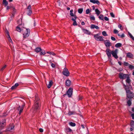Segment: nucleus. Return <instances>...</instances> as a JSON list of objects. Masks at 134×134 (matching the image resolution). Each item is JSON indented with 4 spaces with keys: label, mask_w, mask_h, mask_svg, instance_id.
Masks as SVG:
<instances>
[{
    "label": "nucleus",
    "mask_w": 134,
    "mask_h": 134,
    "mask_svg": "<svg viewBox=\"0 0 134 134\" xmlns=\"http://www.w3.org/2000/svg\"><path fill=\"white\" fill-rule=\"evenodd\" d=\"M13 19V18L12 17H10V18H9V20L10 21H12Z\"/></svg>",
    "instance_id": "nucleus-60"
},
{
    "label": "nucleus",
    "mask_w": 134,
    "mask_h": 134,
    "mask_svg": "<svg viewBox=\"0 0 134 134\" xmlns=\"http://www.w3.org/2000/svg\"><path fill=\"white\" fill-rule=\"evenodd\" d=\"M127 57L130 58H132L133 57V54L130 52H129L126 54Z\"/></svg>",
    "instance_id": "nucleus-18"
},
{
    "label": "nucleus",
    "mask_w": 134,
    "mask_h": 134,
    "mask_svg": "<svg viewBox=\"0 0 134 134\" xmlns=\"http://www.w3.org/2000/svg\"><path fill=\"white\" fill-rule=\"evenodd\" d=\"M27 9L28 10V13L27 14L29 15H30L32 13V10L31 9V6L30 5H29Z\"/></svg>",
    "instance_id": "nucleus-13"
},
{
    "label": "nucleus",
    "mask_w": 134,
    "mask_h": 134,
    "mask_svg": "<svg viewBox=\"0 0 134 134\" xmlns=\"http://www.w3.org/2000/svg\"><path fill=\"white\" fill-rule=\"evenodd\" d=\"M39 131L40 132H42L43 131V130L42 128H40L39 129Z\"/></svg>",
    "instance_id": "nucleus-56"
},
{
    "label": "nucleus",
    "mask_w": 134,
    "mask_h": 134,
    "mask_svg": "<svg viewBox=\"0 0 134 134\" xmlns=\"http://www.w3.org/2000/svg\"><path fill=\"white\" fill-rule=\"evenodd\" d=\"M13 7L12 6H7V7L6 10H8V9H10L12 8H13Z\"/></svg>",
    "instance_id": "nucleus-47"
},
{
    "label": "nucleus",
    "mask_w": 134,
    "mask_h": 134,
    "mask_svg": "<svg viewBox=\"0 0 134 134\" xmlns=\"http://www.w3.org/2000/svg\"><path fill=\"white\" fill-rule=\"evenodd\" d=\"M6 120L3 119L2 120H0V129H2L5 125Z\"/></svg>",
    "instance_id": "nucleus-6"
},
{
    "label": "nucleus",
    "mask_w": 134,
    "mask_h": 134,
    "mask_svg": "<svg viewBox=\"0 0 134 134\" xmlns=\"http://www.w3.org/2000/svg\"><path fill=\"white\" fill-rule=\"evenodd\" d=\"M122 46V44L121 43H118L116 44L115 45V46L117 48L120 47H121Z\"/></svg>",
    "instance_id": "nucleus-30"
},
{
    "label": "nucleus",
    "mask_w": 134,
    "mask_h": 134,
    "mask_svg": "<svg viewBox=\"0 0 134 134\" xmlns=\"http://www.w3.org/2000/svg\"><path fill=\"white\" fill-rule=\"evenodd\" d=\"M6 33L7 34V37L8 38V39L9 40V41L10 42L12 43L13 42H12V40L11 38V37L10 36L9 32L7 30L6 31Z\"/></svg>",
    "instance_id": "nucleus-15"
},
{
    "label": "nucleus",
    "mask_w": 134,
    "mask_h": 134,
    "mask_svg": "<svg viewBox=\"0 0 134 134\" xmlns=\"http://www.w3.org/2000/svg\"><path fill=\"white\" fill-rule=\"evenodd\" d=\"M62 73L63 75L66 76H69V72L67 69L66 68H65L64 69Z\"/></svg>",
    "instance_id": "nucleus-10"
},
{
    "label": "nucleus",
    "mask_w": 134,
    "mask_h": 134,
    "mask_svg": "<svg viewBox=\"0 0 134 134\" xmlns=\"http://www.w3.org/2000/svg\"><path fill=\"white\" fill-rule=\"evenodd\" d=\"M102 35L104 36H108L107 34L105 31H103L102 32Z\"/></svg>",
    "instance_id": "nucleus-38"
},
{
    "label": "nucleus",
    "mask_w": 134,
    "mask_h": 134,
    "mask_svg": "<svg viewBox=\"0 0 134 134\" xmlns=\"http://www.w3.org/2000/svg\"><path fill=\"white\" fill-rule=\"evenodd\" d=\"M129 68L130 69H133V66L132 65L129 64Z\"/></svg>",
    "instance_id": "nucleus-49"
},
{
    "label": "nucleus",
    "mask_w": 134,
    "mask_h": 134,
    "mask_svg": "<svg viewBox=\"0 0 134 134\" xmlns=\"http://www.w3.org/2000/svg\"><path fill=\"white\" fill-rule=\"evenodd\" d=\"M6 113L3 114V115H2L3 116H5L7 115V114H5Z\"/></svg>",
    "instance_id": "nucleus-64"
},
{
    "label": "nucleus",
    "mask_w": 134,
    "mask_h": 134,
    "mask_svg": "<svg viewBox=\"0 0 134 134\" xmlns=\"http://www.w3.org/2000/svg\"><path fill=\"white\" fill-rule=\"evenodd\" d=\"M14 15H15V14H13V13H12V15L10 16V17H12V18H14Z\"/></svg>",
    "instance_id": "nucleus-61"
},
{
    "label": "nucleus",
    "mask_w": 134,
    "mask_h": 134,
    "mask_svg": "<svg viewBox=\"0 0 134 134\" xmlns=\"http://www.w3.org/2000/svg\"><path fill=\"white\" fill-rule=\"evenodd\" d=\"M53 82L52 81H50L49 82V83L48 84V85L47 87V88H51V86H52V85Z\"/></svg>",
    "instance_id": "nucleus-25"
},
{
    "label": "nucleus",
    "mask_w": 134,
    "mask_h": 134,
    "mask_svg": "<svg viewBox=\"0 0 134 134\" xmlns=\"http://www.w3.org/2000/svg\"><path fill=\"white\" fill-rule=\"evenodd\" d=\"M118 27L121 29V30H123V27H122V25L121 24H119L118 25Z\"/></svg>",
    "instance_id": "nucleus-36"
},
{
    "label": "nucleus",
    "mask_w": 134,
    "mask_h": 134,
    "mask_svg": "<svg viewBox=\"0 0 134 134\" xmlns=\"http://www.w3.org/2000/svg\"><path fill=\"white\" fill-rule=\"evenodd\" d=\"M14 128V126L12 125L11 126H9L8 129V130L10 131L13 130Z\"/></svg>",
    "instance_id": "nucleus-27"
},
{
    "label": "nucleus",
    "mask_w": 134,
    "mask_h": 134,
    "mask_svg": "<svg viewBox=\"0 0 134 134\" xmlns=\"http://www.w3.org/2000/svg\"><path fill=\"white\" fill-rule=\"evenodd\" d=\"M118 49H116L115 50H112L111 51V54L113 57L115 59H117L118 58V56L117 55Z\"/></svg>",
    "instance_id": "nucleus-7"
},
{
    "label": "nucleus",
    "mask_w": 134,
    "mask_h": 134,
    "mask_svg": "<svg viewBox=\"0 0 134 134\" xmlns=\"http://www.w3.org/2000/svg\"><path fill=\"white\" fill-rule=\"evenodd\" d=\"M40 105V99L37 96H35L34 104L32 108H34L35 110H38L39 109Z\"/></svg>",
    "instance_id": "nucleus-1"
},
{
    "label": "nucleus",
    "mask_w": 134,
    "mask_h": 134,
    "mask_svg": "<svg viewBox=\"0 0 134 134\" xmlns=\"http://www.w3.org/2000/svg\"><path fill=\"white\" fill-rule=\"evenodd\" d=\"M35 51L37 53L41 52L40 54V55H44L46 54L44 50H42L41 48L39 47H37L35 48Z\"/></svg>",
    "instance_id": "nucleus-5"
},
{
    "label": "nucleus",
    "mask_w": 134,
    "mask_h": 134,
    "mask_svg": "<svg viewBox=\"0 0 134 134\" xmlns=\"http://www.w3.org/2000/svg\"><path fill=\"white\" fill-rule=\"evenodd\" d=\"M70 15L71 16L74 17V18H77V16L76 15H74V14L72 13H70Z\"/></svg>",
    "instance_id": "nucleus-37"
},
{
    "label": "nucleus",
    "mask_w": 134,
    "mask_h": 134,
    "mask_svg": "<svg viewBox=\"0 0 134 134\" xmlns=\"http://www.w3.org/2000/svg\"><path fill=\"white\" fill-rule=\"evenodd\" d=\"M125 36V35L124 34H122L121 35V37H122V38H123V37H124Z\"/></svg>",
    "instance_id": "nucleus-58"
},
{
    "label": "nucleus",
    "mask_w": 134,
    "mask_h": 134,
    "mask_svg": "<svg viewBox=\"0 0 134 134\" xmlns=\"http://www.w3.org/2000/svg\"><path fill=\"white\" fill-rule=\"evenodd\" d=\"M73 89L71 87L69 88L67 91L66 93L64 94L63 96L65 97L66 95L68 96L69 98L71 97L72 94Z\"/></svg>",
    "instance_id": "nucleus-4"
},
{
    "label": "nucleus",
    "mask_w": 134,
    "mask_h": 134,
    "mask_svg": "<svg viewBox=\"0 0 134 134\" xmlns=\"http://www.w3.org/2000/svg\"><path fill=\"white\" fill-rule=\"evenodd\" d=\"M126 93L127 97L131 99L134 96L133 93L130 90H127L126 88H125Z\"/></svg>",
    "instance_id": "nucleus-2"
},
{
    "label": "nucleus",
    "mask_w": 134,
    "mask_h": 134,
    "mask_svg": "<svg viewBox=\"0 0 134 134\" xmlns=\"http://www.w3.org/2000/svg\"><path fill=\"white\" fill-rule=\"evenodd\" d=\"M118 32V31L116 29H114V32L115 34H117Z\"/></svg>",
    "instance_id": "nucleus-53"
},
{
    "label": "nucleus",
    "mask_w": 134,
    "mask_h": 134,
    "mask_svg": "<svg viewBox=\"0 0 134 134\" xmlns=\"http://www.w3.org/2000/svg\"><path fill=\"white\" fill-rule=\"evenodd\" d=\"M82 30L83 32L85 34L88 35H90L91 34V32L87 29H82Z\"/></svg>",
    "instance_id": "nucleus-16"
},
{
    "label": "nucleus",
    "mask_w": 134,
    "mask_h": 134,
    "mask_svg": "<svg viewBox=\"0 0 134 134\" xmlns=\"http://www.w3.org/2000/svg\"><path fill=\"white\" fill-rule=\"evenodd\" d=\"M131 116H132V119H134V114H132L131 115Z\"/></svg>",
    "instance_id": "nucleus-57"
},
{
    "label": "nucleus",
    "mask_w": 134,
    "mask_h": 134,
    "mask_svg": "<svg viewBox=\"0 0 134 134\" xmlns=\"http://www.w3.org/2000/svg\"><path fill=\"white\" fill-rule=\"evenodd\" d=\"M127 79L126 81V82L128 83L129 85H130L131 84V81L130 79V77L129 75L128 76L126 77Z\"/></svg>",
    "instance_id": "nucleus-22"
},
{
    "label": "nucleus",
    "mask_w": 134,
    "mask_h": 134,
    "mask_svg": "<svg viewBox=\"0 0 134 134\" xmlns=\"http://www.w3.org/2000/svg\"><path fill=\"white\" fill-rule=\"evenodd\" d=\"M104 19L105 20V21H108L109 20V18L107 16H105L104 17Z\"/></svg>",
    "instance_id": "nucleus-51"
},
{
    "label": "nucleus",
    "mask_w": 134,
    "mask_h": 134,
    "mask_svg": "<svg viewBox=\"0 0 134 134\" xmlns=\"http://www.w3.org/2000/svg\"><path fill=\"white\" fill-rule=\"evenodd\" d=\"M128 75L120 72L119 74V77L121 79H125L128 76Z\"/></svg>",
    "instance_id": "nucleus-9"
},
{
    "label": "nucleus",
    "mask_w": 134,
    "mask_h": 134,
    "mask_svg": "<svg viewBox=\"0 0 134 134\" xmlns=\"http://www.w3.org/2000/svg\"><path fill=\"white\" fill-rule=\"evenodd\" d=\"M130 126L134 129V121L132 120H131Z\"/></svg>",
    "instance_id": "nucleus-26"
},
{
    "label": "nucleus",
    "mask_w": 134,
    "mask_h": 134,
    "mask_svg": "<svg viewBox=\"0 0 134 134\" xmlns=\"http://www.w3.org/2000/svg\"><path fill=\"white\" fill-rule=\"evenodd\" d=\"M16 29L17 31L19 32H20L21 31V29L19 27V25H18L16 27Z\"/></svg>",
    "instance_id": "nucleus-33"
},
{
    "label": "nucleus",
    "mask_w": 134,
    "mask_h": 134,
    "mask_svg": "<svg viewBox=\"0 0 134 134\" xmlns=\"http://www.w3.org/2000/svg\"><path fill=\"white\" fill-rule=\"evenodd\" d=\"M99 18L100 19L104 20L103 19V16L102 14H101L100 15L99 17Z\"/></svg>",
    "instance_id": "nucleus-35"
},
{
    "label": "nucleus",
    "mask_w": 134,
    "mask_h": 134,
    "mask_svg": "<svg viewBox=\"0 0 134 134\" xmlns=\"http://www.w3.org/2000/svg\"><path fill=\"white\" fill-rule=\"evenodd\" d=\"M111 40L113 41H115L116 40L115 38V37H113V36L111 37Z\"/></svg>",
    "instance_id": "nucleus-54"
},
{
    "label": "nucleus",
    "mask_w": 134,
    "mask_h": 134,
    "mask_svg": "<svg viewBox=\"0 0 134 134\" xmlns=\"http://www.w3.org/2000/svg\"><path fill=\"white\" fill-rule=\"evenodd\" d=\"M90 19L91 20H95V18L93 15H91L90 16Z\"/></svg>",
    "instance_id": "nucleus-32"
},
{
    "label": "nucleus",
    "mask_w": 134,
    "mask_h": 134,
    "mask_svg": "<svg viewBox=\"0 0 134 134\" xmlns=\"http://www.w3.org/2000/svg\"><path fill=\"white\" fill-rule=\"evenodd\" d=\"M6 65H5L3 66L1 69V70L2 71L6 67Z\"/></svg>",
    "instance_id": "nucleus-52"
},
{
    "label": "nucleus",
    "mask_w": 134,
    "mask_h": 134,
    "mask_svg": "<svg viewBox=\"0 0 134 134\" xmlns=\"http://www.w3.org/2000/svg\"><path fill=\"white\" fill-rule=\"evenodd\" d=\"M105 52L108 58H110L111 56V53H112L111 51L109 49L107 48L106 49Z\"/></svg>",
    "instance_id": "nucleus-11"
},
{
    "label": "nucleus",
    "mask_w": 134,
    "mask_h": 134,
    "mask_svg": "<svg viewBox=\"0 0 134 134\" xmlns=\"http://www.w3.org/2000/svg\"><path fill=\"white\" fill-rule=\"evenodd\" d=\"M66 130L67 132H71L72 131V130L69 127L67 128Z\"/></svg>",
    "instance_id": "nucleus-40"
},
{
    "label": "nucleus",
    "mask_w": 134,
    "mask_h": 134,
    "mask_svg": "<svg viewBox=\"0 0 134 134\" xmlns=\"http://www.w3.org/2000/svg\"><path fill=\"white\" fill-rule=\"evenodd\" d=\"M47 53L49 54H52L53 55H55V54L52 52H48Z\"/></svg>",
    "instance_id": "nucleus-44"
},
{
    "label": "nucleus",
    "mask_w": 134,
    "mask_h": 134,
    "mask_svg": "<svg viewBox=\"0 0 134 134\" xmlns=\"http://www.w3.org/2000/svg\"><path fill=\"white\" fill-rule=\"evenodd\" d=\"M8 4V2L6 0H3V4L4 5L5 7L7 6Z\"/></svg>",
    "instance_id": "nucleus-23"
},
{
    "label": "nucleus",
    "mask_w": 134,
    "mask_h": 134,
    "mask_svg": "<svg viewBox=\"0 0 134 134\" xmlns=\"http://www.w3.org/2000/svg\"><path fill=\"white\" fill-rule=\"evenodd\" d=\"M52 67L53 68H55V65L53 63H52L51 64Z\"/></svg>",
    "instance_id": "nucleus-55"
},
{
    "label": "nucleus",
    "mask_w": 134,
    "mask_h": 134,
    "mask_svg": "<svg viewBox=\"0 0 134 134\" xmlns=\"http://www.w3.org/2000/svg\"><path fill=\"white\" fill-rule=\"evenodd\" d=\"M124 65L126 66H127L129 65V64L128 62H124Z\"/></svg>",
    "instance_id": "nucleus-45"
},
{
    "label": "nucleus",
    "mask_w": 134,
    "mask_h": 134,
    "mask_svg": "<svg viewBox=\"0 0 134 134\" xmlns=\"http://www.w3.org/2000/svg\"><path fill=\"white\" fill-rule=\"evenodd\" d=\"M127 103L128 104V105L129 106H130V105H131V104H132V103H131V100H130V99L129 100L127 101Z\"/></svg>",
    "instance_id": "nucleus-31"
},
{
    "label": "nucleus",
    "mask_w": 134,
    "mask_h": 134,
    "mask_svg": "<svg viewBox=\"0 0 134 134\" xmlns=\"http://www.w3.org/2000/svg\"><path fill=\"white\" fill-rule=\"evenodd\" d=\"M19 85V84L18 83H15L14 85L12 86L11 87V90H13L16 89Z\"/></svg>",
    "instance_id": "nucleus-19"
},
{
    "label": "nucleus",
    "mask_w": 134,
    "mask_h": 134,
    "mask_svg": "<svg viewBox=\"0 0 134 134\" xmlns=\"http://www.w3.org/2000/svg\"><path fill=\"white\" fill-rule=\"evenodd\" d=\"M95 28L97 29H99V28L98 26L95 25Z\"/></svg>",
    "instance_id": "nucleus-59"
},
{
    "label": "nucleus",
    "mask_w": 134,
    "mask_h": 134,
    "mask_svg": "<svg viewBox=\"0 0 134 134\" xmlns=\"http://www.w3.org/2000/svg\"><path fill=\"white\" fill-rule=\"evenodd\" d=\"M83 11V9L82 8H80L78 9V13L80 14Z\"/></svg>",
    "instance_id": "nucleus-34"
},
{
    "label": "nucleus",
    "mask_w": 134,
    "mask_h": 134,
    "mask_svg": "<svg viewBox=\"0 0 134 134\" xmlns=\"http://www.w3.org/2000/svg\"><path fill=\"white\" fill-rule=\"evenodd\" d=\"M104 44L107 47H109L111 45V43L110 42V41L108 40H104Z\"/></svg>",
    "instance_id": "nucleus-12"
},
{
    "label": "nucleus",
    "mask_w": 134,
    "mask_h": 134,
    "mask_svg": "<svg viewBox=\"0 0 134 134\" xmlns=\"http://www.w3.org/2000/svg\"><path fill=\"white\" fill-rule=\"evenodd\" d=\"M110 16L113 18L115 17V15L113 14V13L112 12H111L110 13Z\"/></svg>",
    "instance_id": "nucleus-50"
},
{
    "label": "nucleus",
    "mask_w": 134,
    "mask_h": 134,
    "mask_svg": "<svg viewBox=\"0 0 134 134\" xmlns=\"http://www.w3.org/2000/svg\"><path fill=\"white\" fill-rule=\"evenodd\" d=\"M129 35L130 36V37L132 39H133L134 37L132 36V34L129 32H128Z\"/></svg>",
    "instance_id": "nucleus-46"
},
{
    "label": "nucleus",
    "mask_w": 134,
    "mask_h": 134,
    "mask_svg": "<svg viewBox=\"0 0 134 134\" xmlns=\"http://www.w3.org/2000/svg\"><path fill=\"white\" fill-rule=\"evenodd\" d=\"M76 114V112L74 111H69L68 113V114L69 115H72L75 114Z\"/></svg>",
    "instance_id": "nucleus-24"
},
{
    "label": "nucleus",
    "mask_w": 134,
    "mask_h": 134,
    "mask_svg": "<svg viewBox=\"0 0 134 134\" xmlns=\"http://www.w3.org/2000/svg\"><path fill=\"white\" fill-rule=\"evenodd\" d=\"M25 103L24 102H23V103L21 107L20 105H18V107L17 108L18 110H19V109L20 108H23V109H24V107H25Z\"/></svg>",
    "instance_id": "nucleus-20"
},
{
    "label": "nucleus",
    "mask_w": 134,
    "mask_h": 134,
    "mask_svg": "<svg viewBox=\"0 0 134 134\" xmlns=\"http://www.w3.org/2000/svg\"><path fill=\"white\" fill-rule=\"evenodd\" d=\"M23 108H20L19 109V110L18 111H19V115L21 114V113L23 112Z\"/></svg>",
    "instance_id": "nucleus-42"
},
{
    "label": "nucleus",
    "mask_w": 134,
    "mask_h": 134,
    "mask_svg": "<svg viewBox=\"0 0 134 134\" xmlns=\"http://www.w3.org/2000/svg\"><path fill=\"white\" fill-rule=\"evenodd\" d=\"M69 124L70 126L72 127L75 126H76V124L72 122H70L69 123Z\"/></svg>",
    "instance_id": "nucleus-28"
},
{
    "label": "nucleus",
    "mask_w": 134,
    "mask_h": 134,
    "mask_svg": "<svg viewBox=\"0 0 134 134\" xmlns=\"http://www.w3.org/2000/svg\"><path fill=\"white\" fill-rule=\"evenodd\" d=\"M95 11L96 14L98 16L100 14V12L99 10L98 9H96L95 10Z\"/></svg>",
    "instance_id": "nucleus-29"
},
{
    "label": "nucleus",
    "mask_w": 134,
    "mask_h": 134,
    "mask_svg": "<svg viewBox=\"0 0 134 134\" xmlns=\"http://www.w3.org/2000/svg\"><path fill=\"white\" fill-rule=\"evenodd\" d=\"M17 22H18V23L19 24H21L22 22V20L21 19H19L17 21Z\"/></svg>",
    "instance_id": "nucleus-41"
},
{
    "label": "nucleus",
    "mask_w": 134,
    "mask_h": 134,
    "mask_svg": "<svg viewBox=\"0 0 134 134\" xmlns=\"http://www.w3.org/2000/svg\"><path fill=\"white\" fill-rule=\"evenodd\" d=\"M30 33V30L29 29H26L25 33L23 34V37L26 38L29 36Z\"/></svg>",
    "instance_id": "nucleus-8"
},
{
    "label": "nucleus",
    "mask_w": 134,
    "mask_h": 134,
    "mask_svg": "<svg viewBox=\"0 0 134 134\" xmlns=\"http://www.w3.org/2000/svg\"><path fill=\"white\" fill-rule=\"evenodd\" d=\"M81 24L82 25H85V23H84V22L82 21L81 23Z\"/></svg>",
    "instance_id": "nucleus-62"
},
{
    "label": "nucleus",
    "mask_w": 134,
    "mask_h": 134,
    "mask_svg": "<svg viewBox=\"0 0 134 134\" xmlns=\"http://www.w3.org/2000/svg\"><path fill=\"white\" fill-rule=\"evenodd\" d=\"M118 63H119V65H121V64H122V63H121V62H120V61H119L118 62Z\"/></svg>",
    "instance_id": "nucleus-63"
},
{
    "label": "nucleus",
    "mask_w": 134,
    "mask_h": 134,
    "mask_svg": "<svg viewBox=\"0 0 134 134\" xmlns=\"http://www.w3.org/2000/svg\"><path fill=\"white\" fill-rule=\"evenodd\" d=\"M90 1L93 3H96L98 5H99L100 3L98 0H90Z\"/></svg>",
    "instance_id": "nucleus-17"
},
{
    "label": "nucleus",
    "mask_w": 134,
    "mask_h": 134,
    "mask_svg": "<svg viewBox=\"0 0 134 134\" xmlns=\"http://www.w3.org/2000/svg\"><path fill=\"white\" fill-rule=\"evenodd\" d=\"M95 25L93 24H91L90 27L91 29H93L95 28Z\"/></svg>",
    "instance_id": "nucleus-48"
},
{
    "label": "nucleus",
    "mask_w": 134,
    "mask_h": 134,
    "mask_svg": "<svg viewBox=\"0 0 134 134\" xmlns=\"http://www.w3.org/2000/svg\"><path fill=\"white\" fill-rule=\"evenodd\" d=\"M13 8V10L12 13H13V14H15V13L16 11V9L14 7H13V8Z\"/></svg>",
    "instance_id": "nucleus-39"
},
{
    "label": "nucleus",
    "mask_w": 134,
    "mask_h": 134,
    "mask_svg": "<svg viewBox=\"0 0 134 134\" xmlns=\"http://www.w3.org/2000/svg\"><path fill=\"white\" fill-rule=\"evenodd\" d=\"M100 34V33H98L94 35V39L98 41H104V40L103 39V37L99 36Z\"/></svg>",
    "instance_id": "nucleus-3"
},
{
    "label": "nucleus",
    "mask_w": 134,
    "mask_h": 134,
    "mask_svg": "<svg viewBox=\"0 0 134 134\" xmlns=\"http://www.w3.org/2000/svg\"><path fill=\"white\" fill-rule=\"evenodd\" d=\"M76 18H72L71 19L72 20L74 21V22L72 24L74 26H75L77 25L76 21Z\"/></svg>",
    "instance_id": "nucleus-21"
},
{
    "label": "nucleus",
    "mask_w": 134,
    "mask_h": 134,
    "mask_svg": "<svg viewBox=\"0 0 134 134\" xmlns=\"http://www.w3.org/2000/svg\"><path fill=\"white\" fill-rule=\"evenodd\" d=\"M90 12V10L89 9H87L86 10V14H89Z\"/></svg>",
    "instance_id": "nucleus-43"
},
{
    "label": "nucleus",
    "mask_w": 134,
    "mask_h": 134,
    "mask_svg": "<svg viewBox=\"0 0 134 134\" xmlns=\"http://www.w3.org/2000/svg\"><path fill=\"white\" fill-rule=\"evenodd\" d=\"M71 85V82L69 79L65 81V85L68 87L70 86Z\"/></svg>",
    "instance_id": "nucleus-14"
}]
</instances>
